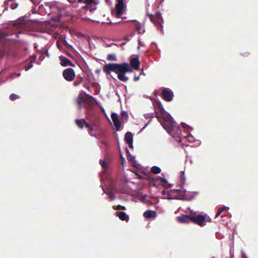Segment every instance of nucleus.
I'll return each instance as SVG.
<instances>
[{
    "mask_svg": "<svg viewBox=\"0 0 258 258\" xmlns=\"http://www.w3.org/2000/svg\"><path fill=\"white\" fill-rule=\"evenodd\" d=\"M149 16L150 20L155 24L157 27H160L161 32H163V19L160 13H157L155 15L147 14Z\"/></svg>",
    "mask_w": 258,
    "mask_h": 258,
    "instance_id": "nucleus-6",
    "label": "nucleus"
},
{
    "mask_svg": "<svg viewBox=\"0 0 258 258\" xmlns=\"http://www.w3.org/2000/svg\"><path fill=\"white\" fill-rule=\"evenodd\" d=\"M141 74H143L145 75V74L144 73V71H143V70H142V73H141Z\"/></svg>",
    "mask_w": 258,
    "mask_h": 258,
    "instance_id": "nucleus-48",
    "label": "nucleus"
},
{
    "mask_svg": "<svg viewBox=\"0 0 258 258\" xmlns=\"http://www.w3.org/2000/svg\"><path fill=\"white\" fill-rule=\"evenodd\" d=\"M163 110L165 112L166 115L160 120L162 126L173 138L180 137L181 135L180 128L176 125L175 121L170 114L164 109Z\"/></svg>",
    "mask_w": 258,
    "mask_h": 258,
    "instance_id": "nucleus-1",
    "label": "nucleus"
},
{
    "mask_svg": "<svg viewBox=\"0 0 258 258\" xmlns=\"http://www.w3.org/2000/svg\"><path fill=\"white\" fill-rule=\"evenodd\" d=\"M164 180L165 181H167V180H166V179H164Z\"/></svg>",
    "mask_w": 258,
    "mask_h": 258,
    "instance_id": "nucleus-52",
    "label": "nucleus"
},
{
    "mask_svg": "<svg viewBox=\"0 0 258 258\" xmlns=\"http://www.w3.org/2000/svg\"><path fill=\"white\" fill-rule=\"evenodd\" d=\"M38 46V45L36 43L34 44V47L35 48L37 49V47Z\"/></svg>",
    "mask_w": 258,
    "mask_h": 258,
    "instance_id": "nucleus-43",
    "label": "nucleus"
},
{
    "mask_svg": "<svg viewBox=\"0 0 258 258\" xmlns=\"http://www.w3.org/2000/svg\"><path fill=\"white\" fill-rule=\"evenodd\" d=\"M127 0H117L115 9L112 11V13L117 18H122V15L125 13L126 11Z\"/></svg>",
    "mask_w": 258,
    "mask_h": 258,
    "instance_id": "nucleus-3",
    "label": "nucleus"
},
{
    "mask_svg": "<svg viewBox=\"0 0 258 258\" xmlns=\"http://www.w3.org/2000/svg\"><path fill=\"white\" fill-rule=\"evenodd\" d=\"M134 21L137 22V24L136 25V30L138 31V33L143 34L145 32V30L144 28L141 27L140 23H138L136 20H134Z\"/></svg>",
    "mask_w": 258,
    "mask_h": 258,
    "instance_id": "nucleus-22",
    "label": "nucleus"
},
{
    "mask_svg": "<svg viewBox=\"0 0 258 258\" xmlns=\"http://www.w3.org/2000/svg\"><path fill=\"white\" fill-rule=\"evenodd\" d=\"M181 180H182V183L181 184L183 185L185 183V176H183L182 177Z\"/></svg>",
    "mask_w": 258,
    "mask_h": 258,
    "instance_id": "nucleus-39",
    "label": "nucleus"
},
{
    "mask_svg": "<svg viewBox=\"0 0 258 258\" xmlns=\"http://www.w3.org/2000/svg\"><path fill=\"white\" fill-rule=\"evenodd\" d=\"M151 172L154 174H158L160 173L161 170L160 168L157 166H153L151 168Z\"/></svg>",
    "mask_w": 258,
    "mask_h": 258,
    "instance_id": "nucleus-23",
    "label": "nucleus"
},
{
    "mask_svg": "<svg viewBox=\"0 0 258 258\" xmlns=\"http://www.w3.org/2000/svg\"><path fill=\"white\" fill-rule=\"evenodd\" d=\"M122 120L126 121L128 118V113L125 111H122L120 113Z\"/></svg>",
    "mask_w": 258,
    "mask_h": 258,
    "instance_id": "nucleus-24",
    "label": "nucleus"
},
{
    "mask_svg": "<svg viewBox=\"0 0 258 258\" xmlns=\"http://www.w3.org/2000/svg\"><path fill=\"white\" fill-rule=\"evenodd\" d=\"M126 43V42L125 41H123L121 43L120 45L122 46V45H125V43Z\"/></svg>",
    "mask_w": 258,
    "mask_h": 258,
    "instance_id": "nucleus-42",
    "label": "nucleus"
},
{
    "mask_svg": "<svg viewBox=\"0 0 258 258\" xmlns=\"http://www.w3.org/2000/svg\"><path fill=\"white\" fill-rule=\"evenodd\" d=\"M178 142L180 143L181 142V139H179Z\"/></svg>",
    "mask_w": 258,
    "mask_h": 258,
    "instance_id": "nucleus-50",
    "label": "nucleus"
},
{
    "mask_svg": "<svg viewBox=\"0 0 258 258\" xmlns=\"http://www.w3.org/2000/svg\"><path fill=\"white\" fill-rule=\"evenodd\" d=\"M106 1H107V2H109V1H110V0H106Z\"/></svg>",
    "mask_w": 258,
    "mask_h": 258,
    "instance_id": "nucleus-53",
    "label": "nucleus"
},
{
    "mask_svg": "<svg viewBox=\"0 0 258 258\" xmlns=\"http://www.w3.org/2000/svg\"><path fill=\"white\" fill-rule=\"evenodd\" d=\"M32 2H33V3L34 5H36V6H37V5H38V3H37V2H34V1H33L32 0Z\"/></svg>",
    "mask_w": 258,
    "mask_h": 258,
    "instance_id": "nucleus-45",
    "label": "nucleus"
},
{
    "mask_svg": "<svg viewBox=\"0 0 258 258\" xmlns=\"http://www.w3.org/2000/svg\"><path fill=\"white\" fill-rule=\"evenodd\" d=\"M131 65L132 66V68H134L135 69H138L140 66L139 59L137 57L133 58L131 60Z\"/></svg>",
    "mask_w": 258,
    "mask_h": 258,
    "instance_id": "nucleus-18",
    "label": "nucleus"
},
{
    "mask_svg": "<svg viewBox=\"0 0 258 258\" xmlns=\"http://www.w3.org/2000/svg\"><path fill=\"white\" fill-rule=\"evenodd\" d=\"M33 66V62L31 61L30 63H29L27 65H26L25 67V71H28L31 68H32Z\"/></svg>",
    "mask_w": 258,
    "mask_h": 258,
    "instance_id": "nucleus-33",
    "label": "nucleus"
},
{
    "mask_svg": "<svg viewBox=\"0 0 258 258\" xmlns=\"http://www.w3.org/2000/svg\"><path fill=\"white\" fill-rule=\"evenodd\" d=\"M79 3H85L87 5V7L89 10L90 12L94 11L96 9V7H94L90 9V5L94 2V0H78Z\"/></svg>",
    "mask_w": 258,
    "mask_h": 258,
    "instance_id": "nucleus-15",
    "label": "nucleus"
},
{
    "mask_svg": "<svg viewBox=\"0 0 258 258\" xmlns=\"http://www.w3.org/2000/svg\"><path fill=\"white\" fill-rule=\"evenodd\" d=\"M99 163L103 169H106L107 168L108 163H106L105 161L102 159H100L99 161Z\"/></svg>",
    "mask_w": 258,
    "mask_h": 258,
    "instance_id": "nucleus-28",
    "label": "nucleus"
},
{
    "mask_svg": "<svg viewBox=\"0 0 258 258\" xmlns=\"http://www.w3.org/2000/svg\"><path fill=\"white\" fill-rule=\"evenodd\" d=\"M127 152L128 153V160L132 162V163L135 165L137 166L138 164L137 163V162L136 160V158L134 156L131 155L130 152L129 150L126 148Z\"/></svg>",
    "mask_w": 258,
    "mask_h": 258,
    "instance_id": "nucleus-21",
    "label": "nucleus"
},
{
    "mask_svg": "<svg viewBox=\"0 0 258 258\" xmlns=\"http://www.w3.org/2000/svg\"><path fill=\"white\" fill-rule=\"evenodd\" d=\"M177 220L180 223H188L191 221V215L190 216L183 215L181 216H178L177 217Z\"/></svg>",
    "mask_w": 258,
    "mask_h": 258,
    "instance_id": "nucleus-11",
    "label": "nucleus"
},
{
    "mask_svg": "<svg viewBox=\"0 0 258 258\" xmlns=\"http://www.w3.org/2000/svg\"><path fill=\"white\" fill-rule=\"evenodd\" d=\"M64 43H65V44H66L67 45H68L70 46H71L70 45H69V44L68 43V42H67V41L66 40H65V41H64Z\"/></svg>",
    "mask_w": 258,
    "mask_h": 258,
    "instance_id": "nucleus-47",
    "label": "nucleus"
},
{
    "mask_svg": "<svg viewBox=\"0 0 258 258\" xmlns=\"http://www.w3.org/2000/svg\"><path fill=\"white\" fill-rule=\"evenodd\" d=\"M225 209H227L228 210L229 209V208L228 207H221L220 208V209H219L218 212H217V213L216 214V215H215V218H217L218 217H219L220 214L222 213V212L223 211H224V210Z\"/></svg>",
    "mask_w": 258,
    "mask_h": 258,
    "instance_id": "nucleus-27",
    "label": "nucleus"
},
{
    "mask_svg": "<svg viewBox=\"0 0 258 258\" xmlns=\"http://www.w3.org/2000/svg\"><path fill=\"white\" fill-rule=\"evenodd\" d=\"M88 127L89 128L88 133H89V135L91 136L96 137V136H97L96 134L92 133V132L95 131L97 130V126L94 124H92V125L89 124V126Z\"/></svg>",
    "mask_w": 258,
    "mask_h": 258,
    "instance_id": "nucleus-19",
    "label": "nucleus"
},
{
    "mask_svg": "<svg viewBox=\"0 0 258 258\" xmlns=\"http://www.w3.org/2000/svg\"><path fill=\"white\" fill-rule=\"evenodd\" d=\"M140 79V76H135L134 77V80L135 81H137Z\"/></svg>",
    "mask_w": 258,
    "mask_h": 258,
    "instance_id": "nucleus-37",
    "label": "nucleus"
},
{
    "mask_svg": "<svg viewBox=\"0 0 258 258\" xmlns=\"http://www.w3.org/2000/svg\"><path fill=\"white\" fill-rule=\"evenodd\" d=\"M9 6H10L11 9L14 10L17 8L18 4L14 2L13 0L12 1H9V2L6 1L4 3L5 8L4 11H7Z\"/></svg>",
    "mask_w": 258,
    "mask_h": 258,
    "instance_id": "nucleus-13",
    "label": "nucleus"
},
{
    "mask_svg": "<svg viewBox=\"0 0 258 258\" xmlns=\"http://www.w3.org/2000/svg\"><path fill=\"white\" fill-rule=\"evenodd\" d=\"M185 139L187 141L191 143H194L196 141L195 138L191 134L187 135L185 137Z\"/></svg>",
    "mask_w": 258,
    "mask_h": 258,
    "instance_id": "nucleus-25",
    "label": "nucleus"
},
{
    "mask_svg": "<svg viewBox=\"0 0 258 258\" xmlns=\"http://www.w3.org/2000/svg\"><path fill=\"white\" fill-rule=\"evenodd\" d=\"M127 144L129 145L130 148H133V142H128Z\"/></svg>",
    "mask_w": 258,
    "mask_h": 258,
    "instance_id": "nucleus-40",
    "label": "nucleus"
},
{
    "mask_svg": "<svg viewBox=\"0 0 258 258\" xmlns=\"http://www.w3.org/2000/svg\"><path fill=\"white\" fill-rule=\"evenodd\" d=\"M200 145V142L199 141H197V143L196 144V145L199 146Z\"/></svg>",
    "mask_w": 258,
    "mask_h": 258,
    "instance_id": "nucleus-46",
    "label": "nucleus"
},
{
    "mask_svg": "<svg viewBox=\"0 0 258 258\" xmlns=\"http://www.w3.org/2000/svg\"><path fill=\"white\" fill-rule=\"evenodd\" d=\"M124 138L127 143L133 142V135L130 132H128L125 134Z\"/></svg>",
    "mask_w": 258,
    "mask_h": 258,
    "instance_id": "nucleus-20",
    "label": "nucleus"
},
{
    "mask_svg": "<svg viewBox=\"0 0 258 258\" xmlns=\"http://www.w3.org/2000/svg\"><path fill=\"white\" fill-rule=\"evenodd\" d=\"M21 76V73H13L11 74L9 77H8L7 80H12L14 79L15 77H19Z\"/></svg>",
    "mask_w": 258,
    "mask_h": 258,
    "instance_id": "nucleus-26",
    "label": "nucleus"
},
{
    "mask_svg": "<svg viewBox=\"0 0 258 258\" xmlns=\"http://www.w3.org/2000/svg\"><path fill=\"white\" fill-rule=\"evenodd\" d=\"M132 36H126L124 37V40L125 41V42H127V41H130V40L131 39V38H132Z\"/></svg>",
    "mask_w": 258,
    "mask_h": 258,
    "instance_id": "nucleus-35",
    "label": "nucleus"
},
{
    "mask_svg": "<svg viewBox=\"0 0 258 258\" xmlns=\"http://www.w3.org/2000/svg\"><path fill=\"white\" fill-rule=\"evenodd\" d=\"M46 56H47V57H49V53H48V50H47V51H46Z\"/></svg>",
    "mask_w": 258,
    "mask_h": 258,
    "instance_id": "nucleus-44",
    "label": "nucleus"
},
{
    "mask_svg": "<svg viewBox=\"0 0 258 258\" xmlns=\"http://www.w3.org/2000/svg\"><path fill=\"white\" fill-rule=\"evenodd\" d=\"M76 123L78 127H79L80 129L83 128L84 126L89 127V124H88L84 119H76Z\"/></svg>",
    "mask_w": 258,
    "mask_h": 258,
    "instance_id": "nucleus-14",
    "label": "nucleus"
},
{
    "mask_svg": "<svg viewBox=\"0 0 258 258\" xmlns=\"http://www.w3.org/2000/svg\"><path fill=\"white\" fill-rule=\"evenodd\" d=\"M150 121H148L145 125L141 129V130L143 131L150 124Z\"/></svg>",
    "mask_w": 258,
    "mask_h": 258,
    "instance_id": "nucleus-38",
    "label": "nucleus"
},
{
    "mask_svg": "<svg viewBox=\"0 0 258 258\" xmlns=\"http://www.w3.org/2000/svg\"><path fill=\"white\" fill-rule=\"evenodd\" d=\"M242 254H243V257L242 258H248L246 255H245V253H244L243 252H242Z\"/></svg>",
    "mask_w": 258,
    "mask_h": 258,
    "instance_id": "nucleus-41",
    "label": "nucleus"
},
{
    "mask_svg": "<svg viewBox=\"0 0 258 258\" xmlns=\"http://www.w3.org/2000/svg\"><path fill=\"white\" fill-rule=\"evenodd\" d=\"M122 209H125V207H122Z\"/></svg>",
    "mask_w": 258,
    "mask_h": 258,
    "instance_id": "nucleus-51",
    "label": "nucleus"
},
{
    "mask_svg": "<svg viewBox=\"0 0 258 258\" xmlns=\"http://www.w3.org/2000/svg\"><path fill=\"white\" fill-rule=\"evenodd\" d=\"M116 216L122 221H128V216L124 212H116Z\"/></svg>",
    "mask_w": 258,
    "mask_h": 258,
    "instance_id": "nucleus-17",
    "label": "nucleus"
},
{
    "mask_svg": "<svg viewBox=\"0 0 258 258\" xmlns=\"http://www.w3.org/2000/svg\"><path fill=\"white\" fill-rule=\"evenodd\" d=\"M60 60L61 61L60 64L61 66L63 67L66 66H75L73 63L68 58L64 57V56L61 55L59 56Z\"/></svg>",
    "mask_w": 258,
    "mask_h": 258,
    "instance_id": "nucleus-12",
    "label": "nucleus"
},
{
    "mask_svg": "<svg viewBox=\"0 0 258 258\" xmlns=\"http://www.w3.org/2000/svg\"><path fill=\"white\" fill-rule=\"evenodd\" d=\"M185 190L181 186V189H172L170 190H163L162 194L164 196V198L167 199H178V197H176L175 195L180 194L182 195L181 192H185Z\"/></svg>",
    "mask_w": 258,
    "mask_h": 258,
    "instance_id": "nucleus-5",
    "label": "nucleus"
},
{
    "mask_svg": "<svg viewBox=\"0 0 258 258\" xmlns=\"http://www.w3.org/2000/svg\"><path fill=\"white\" fill-rule=\"evenodd\" d=\"M132 71L133 69L129 63H122V66L116 73L118 79L121 81L126 82L128 78L125 76V74L126 72H131Z\"/></svg>",
    "mask_w": 258,
    "mask_h": 258,
    "instance_id": "nucleus-4",
    "label": "nucleus"
},
{
    "mask_svg": "<svg viewBox=\"0 0 258 258\" xmlns=\"http://www.w3.org/2000/svg\"><path fill=\"white\" fill-rule=\"evenodd\" d=\"M156 212L153 210H147L144 213V216L146 218H151L156 217Z\"/></svg>",
    "mask_w": 258,
    "mask_h": 258,
    "instance_id": "nucleus-16",
    "label": "nucleus"
},
{
    "mask_svg": "<svg viewBox=\"0 0 258 258\" xmlns=\"http://www.w3.org/2000/svg\"><path fill=\"white\" fill-rule=\"evenodd\" d=\"M111 119L113 123V129L118 131L120 128L121 123L118 119V115L116 113H112L111 114Z\"/></svg>",
    "mask_w": 258,
    "mask_h": 258,
    "instance_id": "nucleus-10",
    "label": "nucleus"
},
{
    "mask_svg": "<svg viewBox=\"0 0 258 258\" xmlns=\"http://www.w3.org/2000/svg\"><path fill=\"white\" fill-rule=\"evenodd\" d=\"M161 95L163 98L167 102L172 101L174 96L173 91L167 88L163 89Z\"/></svg>",
    "mask_w": 258,
    "mask_h": 258,
    "instance_id": "nucleus-8",
    "label": "nucleus"
},
{
    "mask_svg": "<svg viewBox=\"0 0 258 258\" xmlns=\"http://www.w3.org/2000/svg\"><path fill=\"white\" fill-rule=\"evenodd\" d=\"M107 58L110 60H116V57L114 54H109L108 55Z\"/></svg>",
    "mask_w": 258,
    "mask_h": 258,
    "instance_id": "nucleus-30",
    "label": "nucleus"
},
{
    "mask_svg": "<svg viewBox=\"0 0 258 258\" xmlns=\"http://www.w3.org/2000/svg\"><path fill=\"white\" fill-rule=\"evenodd\" d=\"M188 126V127H189V128H190V130H192L193 129V128H192V127H190V126Z\"/></svg>",
    "mask_w": 258,
    "mask_h": 258,
    "instance_id": "nucleus-49",
    "label": "nucleus"
},
{
    "mask_svg": "<svg viewBox=\"0 0 258 258\" xmlns=\"http://www.w3.org/2000/svg\"><path fill=\"white\" fill-rule=\"evenodd\" d=\"M63 76L67 81L71 82L74 79L75 73L73 69L68 68L63 71Z\"/></svg>",
    "mask_w": 258,
    "mask_h": 258,
    "instance_id": "nucleus-9",
    "label": "nucleus"
},
{
    "mask_svg": "<svg viewBox=\"0 0 258 258\" xmlns=\"http://www.w3.org/2000/svg\"><path fill=\"white\" fill-rule=\"evenodd\" d=\"M107 195L108 196V198L112 201L115 199V196L114 195V194L112 192H108L106 193Z\"/></svg>",
    "mask_w": 258,
    "mask_h": 258,
    "instance_id": "nucleus-31",
    "label": "nucleus"
},
{
    "mask_svg": "<svg viewBox=\"0 0 258 258\" xmlns=\"http://www.w3.org/2000/svg\"><path fill=\"white\" fill-rule=\"evenodd\" d=\"M187 209L189 210L190 213L191 214V221L200 226H203L205 225L207 221L211 220L210 217L206 215H197L196 212H194V210H190L189 208H188Z\"/></svg>",
    "mask_w": 258,
    "mask_h": 258,
    "instance_id": "nucleus-2",
    "label": "nucleus"
},
{
    "mask_svg": "<svg viewBox=\"0 0 258 258\" xmlns=\"http://www.w3.org/2000/svg\"><path fill=\"white\" fill-rule=\"evenodd\" d=\"M77 103H78L79 109L81 110V108H82V103H81V102H80V101L77 100Z\"/></svg>",
    "mask_w": 258,
    "mask_h": 258,
    "instance_id": "nucleus-36",
    "label": "nucleus"
},
{
    "mask_svg": "<svg viewBox=\"0 0 258 258\" xmlns=\"http://www.w3.org/2000/svg\"><path fill=\"white\" fill-rule=\"evenodd\" d=\"M138 46L137 48H138V50H140V47H141V46H144L145 45V44H144V42H143L141 41V38H140L138 39Z\"/></svg>",
    "mask_w": 258,
    "mask_h": 258,
    "instance_id": "nucleus-32",
    "label": "nucleus"
},
{
    "mask_svg": "<svg viewBox=\"0 0 258 258\" xmlns=\"http://www.w3.org/2000/svg\"><path fill=\"white\" fill-rule=\"evenodd\" d=\"M154 113H145L144 114V116L146 118L149 119V121H150V122H151L152 118H153Z\"/></svg>",
    "mask_w": 258,
    "mask_h": 258,
    "instance_id": "nucleus-29",
    "label": "nucleus"
},
{
    "mask_svg": "<svg viewBox=\"0 0 258 258\" xmlns=\"http://www.w3.org/2000/svg\"><path fill=\"white\" fill-rule=\"evenodd\" d=\"M18 98H19V96L17 94H12L10 95V99L12 101L15 100L16 99H17Z\"/></svg>",
    "mask_w": 258,
    "mask_h": 258,
    "instance_id": "nucleus-34",
    "label": "nucleus"
},
{
    "mask_svg": "<svg viewBox=\"0 0 258 258\" xmlns=\"http://www.w3.org/2000/svg\"><path fill=\"white\" fill-rule=\"evenodd\" d=\"M121 66L122 63H108L105 64L103 70L107 74H110L111 71L114 72L116 74Z\"/></svg>",
    "mask_w": 258,
    "mask_h": 258,
    "instance_id": "nucleus-7",
    "label": "nucleus"
}]
</instances>
